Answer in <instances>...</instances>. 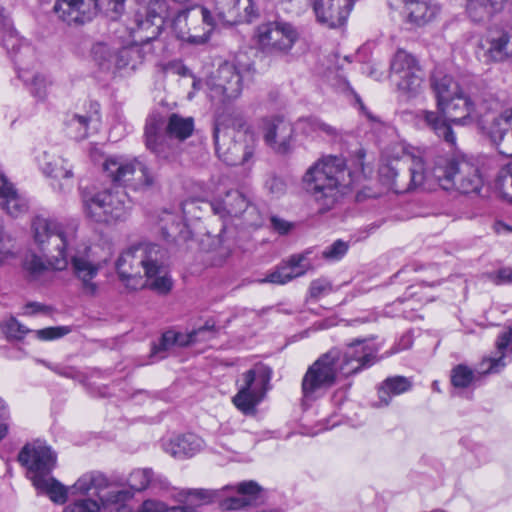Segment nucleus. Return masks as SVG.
<instances>
[{
	"mask_svg": "<svg viewBox=\"0 0 512 512\" xmlns=\"http://www.w3.org/2000/svg\"><path fill=\"white\" fill-rule=\"evenodd\" d=\"M432 88L436 98L437 111L420 110L414 115L415 125L429 128L441 137L451 148L456 145L452 125L467 126L477 124L485 132L490 122L492 110L502 108V102L490 96L480 102L472 100L451 76L435 75Z\"/></svg>",
	"mask_w": 512,
	"mask_h": 512,
	"instance_id": "nucleus-1",
	"label": "nucleus"
},
{
	"mask_svg": "<svg viewBox=\"0 0 512 512\" xmlns=\"http://www.w3.org/2000/svg\"><path fill=\"white\" fill-rule=\"evenodd\" d=\"M409 165V182L401 184L397 180V170L390 165L380 167L381 180L395 193H405L415 189L432 190L440 186L444 190L455 188L461 193H478L483 186V177L473 163L465 158L450 159L437 156L431 167H427L426 157L419 150L406 153L403 157Z\"/></svg>",
	"mask_w": 512,
	"mask_h": 512,
	"instance_id": "nucleus-2",
	"label": "nucleus"
},
{
	"mask_svg": "<svg viewBox=\"0 0 512 512\" xmlns=\"http://www.w3.org/2000/svg\"><path fill=\"white\" fill-rule=\"evenodd\" d=\"M378 351L371 339H357L341 349L334 348L321 355L302 378L303 399H319L343 379L371 367L377 361Z\"/></svg>",
	"mask_w": 512,
	"mask_h": 512,
	"instance_id": "nucleus-3",
	"label": "nucleus"
},
{
	"mask_svg": "<svg viewBox=\"0 0 512 512\" xmlns=\"http://www.w3.org/2000/svg\"><path fill=\"white\" fill-rule=\"evenodd\" d=\"M78 224L75 221L57 222L44 216H36L31 223L34 242L43 250L54 247L57 256L50 262L53 270H64L72 262L75 274L82 281L86 294L94 295L97 285L92 280L100 265L89 258L90 248L78 242Z\"/></svg>",
	"mask_w": 512,
	"mask_h": 512,
	"instance_id": "nucleus-4",
	"label": "nucleus"
},
{
	"mask_svg": "<svg viewBox=\"0 0 512 512\" xmlns=\"http://www.w3.org/2000/svg\"><path fill=\"white\" fill-rule=\"evenodd\" d=\"M163 253L158 245L141 244L123 251L115 267L124 285L136 290L148 286L165 294L172 288V280L163 264Z\"/></svg>",
	"mask_w": 512,
	"mask_h": 512,
	"instance_id": "nucleus-5",
	"label": "nucleus"
},
{
	"mask_svg": "<svg viewBox=\"0 0 512 512\" xmlns=\"http://www.w3.org/2000/svg\"><path fill=\"white\" fill-rule=\"evenodd\" d=\"M354 177L344 158L323 155L314 161L302 176L306 193L321 211L329 210L345 191L354 185Z\"/></svg>",
	"mask_w": 512,
	"mask_h": 512,
	"instance_id": "nucleus-6",
	"label": "nucleus"
},
{
	"mask_svg": "<svg viewBox=\"0 0 512 512\" xmlns=\"http://www.w3.org/2000/svg\"><path fill=\"white\" fill-rule=\"evenodd\" d=\"M193 87L203 88L212 105L224 108L241 96L243 78L234 64L225 62L203 81L195 80Z\"/></svg>",
	"mask_w": 512,
	"mask_h": 512,
	"instance_id": "nucleus-7",
	"label": "nucleus"
},
{
	"mask_svg": "<svg viewBox=\"0 0 512 512\" xmlns=\"http://www.w3.org/2000/svg\"><path fill=\"white\" fill-rule=\"evenodd\" d=\"M84 214L95 222L113 223L125 219L130 210L128 195L119 188L82 194Z\"/></svg>",
	"mask_w": 512,
	"mask_h": 512,
	"instance_id": "nucleus-8",
	"label": "nucleus"
},
{
	"mask_svg": "<svg viewBox=\"0 0 512 512\" xmlns=\"http://www.w3.org/2000/svg\"><path fill=\"white\" fill-rule=\"evenodd\" d=\"M214 139L216 153L227 165L243 164L252 156L251 148L247 144L244 145L242 140L253 145L255 135L245 123H240L237 128H227L217 121Z\"/></svg>",
	"mask_w": 512,
	"mask_h": 512,
	"instance_id": "nucleus-9",
	"label": "nucleus"
},
{
	"mask_svg": "<svg viewBox=\"0 0 512 512\" xmlns=\"http://www.w3.org/2000/svg\"><path fill=\"white\" fill-rule=\"evenodd\" d=\"M216 26L212 11L202 6L179 11L171 23L175 36L191 44L205 43Z\"/></svg>",
	"mask_w": 512,
	"mask_h": 512,
	"instance_id": "nucleus-10",
	"label": "nucleus"
},
{
	"mask_svg": "<svg viewBox=\"0 0 512 512\" xmlns=\"http://www.w3.org/2000/svg\"><path fill=\"white\" fill-rule=\"evenodd\" d=\"M271 376L272 370L262 363L244 372L237 381L238 392L232 399L235 407L246 415L253 414L270 388Z\"/></svg>",
	"mask_w": 512,
	"mask_h": 512,
	"instance_id": "nucleus-11",
	"label": "nucleus"
},
{
	"mask_svg": "<svg viewBox=\"0 0 512 512\" xmlns=\"http://www.w3.org/2000/svg\"><path fill=\"white\" fill-rule=\"evenodd\" d=\"M125 0H56L54 11L68 24H84L91 21L101 10L116 19L124 10Z\"/></svg>",
	"mask_w": 512,
	"mask_h": 512,
	"instance_id": "nucleus-12",
	"label": "nucleus"
},
{
	"mask_svg": "<svg viewBox=\"0 0 512 512\" xmlns=\"http://www.w3.org/2000/svg\"><path fill=\"white\" fill-rule=\"evenodd\" d=\"M163 121L155 115L147 119L145 126V141L147 148L160 157H166L169 146L168 140L172 137L179 140L188 138L194 130V121L191 117H181L172 114L169 118L167 131L163 132Z\"/></svg>",
	"mask_w": 512,
	"mask_h": 512,
	"instance_id": "nucleus-13",
	"label": "nucleus"
},
{
	"mask_svg": "<svg viewBox=\"0 0 512 512\" xmlns=\"http://www.w3.org/2000/svg\"><path fill=\"white\" fill-rule=\"evenodd\" d=\"M103 169L114 182L129 185L136 190L150 187L154 183L153 174L137 158L110 156L103 163Z\"/></svg>",
	"mask_w": 512,
	"mask_h": 512,
	"instance_id": "nucleus-14",
	"label": "nucleus"
},
{
	"mask_svg": "<svg viewBox=\"0 0 512 512\" xmlns=\"http://www.w3.org/2000/svg\"><path fill=\"white\" fill-rule=\"evenodd\" d=\"M254 38L263 52L287 54L297 42L299 33L291 23L276 20L260 24Z\"/></svg>",
	"mask_w": 512,
	"mask_h": 512,
	"instance_id": "nucleus-15",
	"label": "nucleus"
},
{
	"mask_svg": "<svg viewBox=\"0 0 512 512\" xmlns=\"http://www.w3.org/2000/svg\"><path fill=\"white\" fill-rule=\"evenodd\" d=\"M166 14V3L163 0H152L145 9V14L138 13L135 16V25L123 34L149 50L150 42L155 40L161 32Z\"/></svg>",
	"mask_w": 512,
	"mask_h": 512,
	"instance_id": "nucleus-16",
	"label": "nucleus"
},
{
	"mask_svg": "<svg viewBox=\"0 0 512 512\" xmlns=\"http://www.w3.org/2000/svg\"><path fill=\"white\" fill-rule=\"evenodd\" d=\"M475 55L485 64L512 60V25L490 28L478 39Z\"/></svg>",
	"mask_w": 512,
	"mask_h": 512,
	"instance_id": "nucleus-17",
	"label": "nucleus"
},
{
	"mask_svg": "<svg viewBox=\"0 0 512 512\" xmlns=\"http://www.w3.org/2000/svg\"><path fill=\"white\" fill-rule=\"evenodd\" d=\"M391 75L398 89L408 97L418 94L423 87L424 73L418 60L404 49H398L391 59Z\"/></svg>",
	"mask_w": 512,
	"mask_h": 512,
	"instance_id": "nucleus-18",
	"label": "nucleus"
},
{
	"mask_svg": "<svg viewBox=\"0 0 512 512\" xmlns=\"http://www.w3.org/2000/svg\"><path fill=\"white\" fill-rule=\"evenodd\" d=\"M208 192L213 212L222 219L238 217L249 207L247 198L238 190L228 189L225 179L212 180Z\"/></svg>",
	"mask_w": 512,
	"mask_h": 512,
	"instance_id": "nucleus-19",
	"label": "nucleus"
},
{
	"mask_svg": "<svg viewBox=\"0 0 512 512\" xmlns=\"http://www.w3.org/2000/svg\"><path fill=\"white\" fill-rule=\"evenodd\" d=\"M15 70L18 78L36 98L44 99L48 95L51 82L41 70L32 46H25L21 54L17 55Z\"/></svg>",
	"mask_w": 512,
	"mask_h": 512,
	"instance_id": "nucleus-20",
	"label": "nucleus"
},
{
	"mask_svg": "<svg viewBox=\"0 0 512 512\" xmlns=\"http://www.w3.org/2000/svg\"><path fill=\"white\" fill-rule=\"evenodd\" d=\"M219 507L223 511H241L255 505L260 498L261 487L255 481H242L220 489Z\"/></svg>",
	"mask_w": 512,
	"mask_h": 512,
	"instance_id": "nucleus-21",
	"label": "nucleus"
},
{
	"mask_svg": "<svg viewBox=\"0 0 512 512\" xmlns=\"http://www.w3.org/2000/svg\"><path fill=\"white\" fill-rule=\"evenodd\" d=\"M266 145L274 152L287 154L293 148V125L283 116L262 119L260 126Z\"/></svg>",
	"mask_w": 512,
	"mask_h": 512,
	"instance_id": "nucleus-22",
	"label": "nucleus"
},
{
	"mask_svg": "<svg viewBox=\"0 0 512 512\" xmlns=\"http://www.w3.org/2000/svg\"><path fill=\"white\" fill-rule=\"evenodd\" d=\"M35 159L39 168L45 175L57 181L64 180L63 183H59L58 185L53 184L55 189H58V191L62 193H66L72 189V167L55 148L40 151Z\"/></svg>",
	"mask_w": 512,
	"mask_h": 512,
	"instance_id": "nucleus-23",
	"label": "nucleus"
},
{
	"mask_svg": "<svg viewBox=\"0 0 512 512\" xmlns=\"http://www.w3.org/2000/svg\"><path fill=\"white\" fill-rule=\"evenodd\" d=\"M133 498L132 491H110L107 502L115 506V512H195L187 506L169 507L164 501L155 498H147L135 508L129 504Z\"/></svg>",
	"mask_w": 512,
	"mask_h": 512,
	"instance_id": "nucleus-24",
	"label": "nucleus"
},
{
	"mask_svg": "<svg viewBox=\"0 0 512 512\" xmlns=\"http://www.w3.org/2000/svg\"><path fill=\"white\" fill-rule=\"evenodd\" d=\"M354 0H313L312 8L316 20L327 28L343 26L353 8Z\"/></svg>",
	"mask_w": 512,
	"mask_h": 512,
	"instance_id": "nucleus-25",
	"label": "nucleus"
},
{
	"mask_svg": "<svg viewBox=\"0 0 512 512\" xmlns=\"http://www.w3.org/2000/svg\"><path fill=\"white\" fill-rule=\"evenodd\" d=\"M19 461L28 468L29 478L50 475L56 465V455L50 447L34 443L26 445L19 454Z\"/></svg>",
	"mask_w": 512,
	"mask_h": 512,
	"instance_id": "nucleus-26",
	"label": "nucleus"
},
{
	"mask_svg": "<svg viewBox=\"0 0 512 512\" xmlns=\"http://www.w3.org/2000/svg\"><path fill=\"white\" fill-rule=\"evenodd\" d=\"M113 36H107L96 41L90 51L91 59L94 64L103 71L112 72L114 61L118 50L120 49L122 39V28L116 27L113 30Z\"/></svg>",
	"mask_w": 512,
	"mask_h": 512,
	"instance_id": "nucleus-27",
	"label": "nucleus"
},
{
	"mask_svg": "<svg viewBox=\"0 0 512 512\" xmlns=\"http://www.w3.org/2000/svg\"><path fill=\"white\" fill-rule=\"evenodd\" d=\"M310 268L311 264L304 255H293L268 273L265 278L259 280V282L284 285L294 278L304 275Z\"/></svg>",
	"mask_w": 512,
	"mask_h": 512,
	"instance_id": "nucleus-28",
	"label": "nucleus"
},
{
	"mask_svg": "<svg viewBox=\"0 0 512 512\" xmlns=\"http://www.w3.org/2000/svg\"><path fill=\"white\" fill-rule=\"evenodd\" d=\"M121 42L123 44L117 52L112 72L134 71L143 63L146 55L152 53V49L148 50L137 42L131 41L124 34H122Z\"/></svg>",
	"mask_w": 512,
	"mask_h": 512,
	"instance_id": "nucleus-29",
	"label": "nucleus"
},
{
	"mask_svg": "<svg viewBox=\"0 0 512 512\" xmlns=\"http://www.w3.org/2000/svg\"><path fill=\"white\" fill-rule=\"evenodd\" d=\"M440 12L441 7L435 0H404V19L415 27L432 22Z\"/></svg>",
	"mask_w": 512,
	"mask_h": 512,
	"instance_id": "nucleus-30",
	"label": "nucleus"
},
{
	"mask_svg": "<svg viewBox=\"0 0 512 512\" xmlns=\"http://www.w3.org/2000/svg\"><path fill=\"white\" fill-rule=\"evenodd\" d=\"M212 13L217 26L220 24L251 22L258 16V10L253 0H231V7L227 12L216 7Z\"/></svg>",
	"mask_w": 512,
	"mask_h": 512,
	"instance_id": "nucleus-31",
	"label": "nucleus"
},
{
	"mask_svg": "<svg viewBox=\"0 0 512 512\" xmlns=\"http://www.w3.org/2000/svg\"><path fill=\"white\" fill-rule=\"evenodd\" d=\"M203 446V440L192 433L175 436L163 442L164 451L176 459L193 457Z\"/></svg>",
	"mask_w": 512,
	"mask_h": 512,
	"instance_id": "nucleus-32",
	"label": "nucleus"
},
{
	"mask_svg": "<svg viewBox=\"0 0 512 512\" xmlns=\"http://www.w3.org/2000/svg\"><path fill=\"white\" fill-rule=\"evenodd\" d=\"M0 206L12 217H19L27 212L28 202L20 195L14 185L0 173Z\"/></svg>",
	"mask_w": 512,
	"mask_h": 512,
	"instance_id": "nucleus-33",
	"label": "nucleus"
},
{
	"mask_svg": "<svg viewBox=\"0 0 512 512\" xmlns=\"http://www.w3.org/2000/svg\"><path fill=\"white\" fill-rule=\"evenodd\" d=\"M176 501L184 503V506L189 507L190 510L197 512L191 505H205L216 502L219 504L221 496L220 489H173L171 494Z\"/></svg>",
	"mask_w": 512,
	"mask_h": 512,
	"instance_id": "nucleus-34",
	"label": "nucleus"
},
{
	"mask_svg": "<svg viewBox=\"0 0 512 512\" xmlns=\"http://www.w3.org/2000/svg\"><path fill=\"white\" fill-rule=\"evenodd\" d=\"M33 486L41 494H45L55 504H64L67 501L71 489L64 486L54 477L48 475L31 476Z\"/></svg>",
	"mask_w": 512,
	"mask_h": 512,
	"instance_id": "nucleus-35",
	"label": "nucleus"
},
{
	"mask_svg": "<svg viewBox=\"0 0 512 512\" xmlns=\"http://www.w3.org/2000/svg\"><path fill=\"white\" fill-rule=\"evenodd\" d=\"M496 347L501 355L497 358L484 359L479 374L497 373L505 366L503 358L512 353V328H508L498 336Z\"/></svg>",
	"mask_w": 512,
	"mask_h": 512,
	"instance_id": "nucleus-36",
	"label": "nucleus"
},
{
	"mask_svg": "<svg viewBox=\"0 0 512 512\" xmlns=\"http://www.w3.org/2000/svg\"><path fill=\"white\" fill-rule=\"evenodd\" d=\"M108 487L107 478L100 472H88L80 476L70 487L72 495L93 494L99 499L100 492Z\"/></svg>",
	"mask_w": 512,
	"mask_h": 512,
	"instance_id": "nucleus-37",
	"label": "nucleus"
},
{
	"mask_svg": "<svg viewBox=\"0 0 512 512\" xmlns=\"http://www.w3.org/2000/svg\"><path fill=\"white\" fill-rule=\"evenodd\" d=\"M209 330L205 327L199 328L198 330L191 331L189 333L179 332L175 330L166 331L160 340V343L155 347L153 353L158 354L161 351H166L174 346H186L197 341L199 336H203L208 333Z\"/></svg>",
	"mask_w": 512,
	"mask_h": 512,
	"instance_id": "nucleus-38",
	"label": "nucleus"
},
{
	"mask_svg": "<svg viewBox=\"0 0 512 512\" xmlns=\"http://www.w3.org/2000/svg\"><path fill=\"white\" fill-rule=\"evenodd\" d=\"M295 129L307 138H335L338 136V132L335 127L316 117L299 119L296 123Z\"/></svg>",
	"mask_w": 512,
	"mask_h": 512,
	"instance_id": "nucleus-39",
	"label": "nucleus"
},
{
	"mask_svg": "<svg viewBox=\"0 0 512 512\" xmlns=\"http://www.w3.org/2000/svg\"><path fill=\"white\" fill-rule=\"evenodd\" d=\"M99 122L100 116L97 109L89 116L73 114L67 121V131L72 138L82 140L88 137L91 128H97Z\"/></svg>",
	"mask_w": 512,
	"mask_h": 512,
	"instance_id": "nucleus-40",
	"label": "nucleus"
},
{
	"mask_svg": "<svg viewBox=\"0 0 512 512\" xmlns=\"http://www.w3.org/2000/svg\"><path fill=\"white\" fill-rule=\"evenodd\" d=\"M0 24H2L3 29L1 32V39L3 47L7 50V52L11 55L13 62L15 63L17 55H20L25 46H31L30 44L24 42L15 31V29L10 24L9 20L6 19L2 11L0 10Z\"/></svg>",
	"mask_w": 512,
	"mask_h": 512,
	"instance_id": "nucleus-41",
	"label": "nucleus"
},
{
	"mask_svg": "<svg viewBox=\"0 0 512 512\" xmlns=\"http://www.w3.org/2000/svg\"><path fill=\"white\" fill-rule=\"evenodd\" d=\"M469 17L480 22L489 18L494 12L501 9L505 0H464Z\"/></svg>",
	"mask_w": 512,
	"mask_h": 512,
	"instance_id": "nucleus-42",
	"label": "nucleus"
},
{
	"mask_svg": "<svg viewBox=\"0 0 512 512\" xmlns=\"http://www.w3.org/2000/svg\"><path fill=\"white\" fill-rule=\"evenodd\" d=\"M411 387L410 381L402 376L388 378L379 389V398L384 404H388L392 396L400 395Z\"/></svg>",
	"mask_w": 512,
	"mask_h": 512,
	"instance_id": "nucleus-43",
	"label": "nucleus"
},
{
	"mask_svg": "<svg viewBox=\"0 0 512 512\" xmlns=\"http://www.w3.org/2000/svg\"><path fill=\"white\" fill-rule=\"evenodd\" d=\"M153 482V472L148 468H138L132 470L127 476L126 480L122 485H127L129 489L126 491H132L135 495L136 492L145 491L149 485Z\"/></svg>",
	"mask_w": 512,
	"mask_h": 512,
	"instance_id": "nucleus-44",
	"label": "nucleus"
},
{
	"mask_svg": "<svg viewBox=\"0 0 512 512\" xmlns=\"http://www.w3.org/2000/svg\"><path fill=\"white\" fill-rule=\"evenodd\" d=\"M109 493L105 497L94 498H81L72 501L63 509V512H100L101 507L104 505H112L107 502Z\"/></svg>",
	"mask_w": 512,
	"mask_h": 512,
	"instance_id": "nucleus-45",
	"label": "nucleus"
},
{
	"mask_svg": "<svg viewBox=\"0 0 512 512\" xmlns=\"http://www.w3.org/2000/svg\"><path fill=\"white\" fill-rule=\"evenodd\" d=\"M478 375L468 366L459 364L451 371V383L455 388L473 387Z\"/></svg>",
	"mask_w": 512,
	"mask_h": 512,
	"instance_id": "nucleus-46",
	"label": "nucleus"
},
{
	"mask_svg": "<svg viewBox=\"0 0 512 512\" xmlns=\"http://www.w3.org/2000/svg\"><path fill=\"white\" fill-rule=\"evenodd\" d=\"M495 186L502 197L512 202V164L501 169L496 179Z\"/></svg>",
	"mask_w": 512,
	"mask_h": 512,
	"instance_id": "nucleus-47",
	"label": "nucleus"
},
{
	"mask_svg": "<svg viewBox=\"0 0 512 512\" xmlns=\"http://www.w3.org/2000/svg\"><path fill=\"white\" fill-rule=\"evenodd\" d=\"M349 248L348 243L336 240L322 251V258L329 262H335L344 257Z\"/></svg>",
	"mask_w": 512,
	"mask_h": 512,
	"instance_id": "nucleus-48",
	"label": "nucleus"
},
{
	"mask_svg": "<svg viewBox=\"0 0 512 512\" xmlns=\"http://www.w3.org/2000/svg\"><path fill=\"white\" fill-rule=\"evenodd\" d=\"M70 332V329L65 326L58 327H47L39 330H32V333L35 334L36 338L42 341H51L55 339H59Z\"/></svg>",
	"mask_w": 512,
	"mask_h": 512,
	"instance_id": "nucleus-49",
	"label": "nucleus"
},
{
	"mask_svg": "<svg viewBox=\"0 0 512 512\" xmlns=\"http://www.w3.org/2000/svg\"><path fill=\"white\" fill-rule=\"evenodd\" d=\"M56 255H53L50 259L48 264H45L44 261L36 256L32 255L30 258H28L25 262V268L26 270L34 277H37L40 275L43 271L47 270L48 268H51L50 262L54 259Z\"/></svg>",
	"mask_w": 512,
	"mask_h": 512,
	"instance_id": "nucleus-50",
	"label": "nucleus"
},
{
	"mask_svg": "<svg viewBox=\"0 0 512 512\" xmlns=\"http://www.w3.org/2000/svg\"><path fill=\"white\" fill-rule=\"evenodd\" d=\"M4 331L8 337L21 339L26 334L32 333V330H29L16 319L12 318L5 323Z\"/></svg>",
	"mask_w": 512,
	"mask_h": 512,
	"instance_id": "nucleus-51",
	"label": "nucleus"
},
{
	"mask_svg": "<svg viewBox=\"0 0 512 512\" xmlns=\"http://www.w3.org/2000/svg\"><path fill=\"white\" fill-rule=\"evenodd\" d=\"M391 307L396 308V313L394 315L396 316H403L408 319H414V315L412 314V311L416 309L414 305V300L412 299H405V300H397L395 301Z\"/></svg>",
	"mask_w": 512,
	"mask_h": 512,
	"instance_id": "nucleus-52",
	"label": "nucleus"
},
{
	"mask_svg": "<svg viewBox=\"0 0 512 512\" xmlns=\"http://www.w3.org/2000/svg\"><path fill=\"white\" fill-rule=\"evenodd\" d=\"M489 279L496 285L512 284V267H503L489 274Z\"/></svg>",
	"mask_w": 512,
	"mask_h": 512,
	"instance_id": "nucleus-53",
	"label": "nucleus"
},
{
	"mask_svg": "<svg viewBox=\"0 0 512 512\" xmlns=\"http://www.w3.org/2000/svg\"><path fill=\"white\" fill-rule=\"evenodd\" d=\"M331 291V285L327 280L317 279L314 280L309 288L310 296L313 298H319Z\"/></svg>",
	"mask_w": 512,
	"mask_h": 512,
	"instance_id": "nucleus-54",
	"label": "nucleus"
},
{
	"mask_svg": "<svg viewBox=\"0 0 512 512\" xmlns=\"http://www.w3.org/2000/svg\"><path fill=\"white\" fill-rule=\"evenodd\" d=\"M266 189L273 195H280L285 190V183L282 179L271 176L265 182Z\"/></svg>",
	"mask_w": 512,
	"mask_h": 512,
	"instance_id": "nucleus-55",
	"label": "nucleus"
},
{
	"mask_svg": "<svg viewBox=\"0 0 512 512\" xmlns=\"http://www.w3.org/2000/svg\"><path fill=\"white\" fill-rule=\"evenodd\" d=\"M175 216L172 213L165 212L163 217L160 219L162 225L161 229L164 235H170V230L175 231L173 226L175 225Z\"/></svg>",
	"mask_w": 512,
	"mask_h": 512,
	"instance_id": "nucleus-56",
	"label": "nucleus"
},
{
	"mask_svg": "<svg viewBox=\"0 0 512 512\" xmlns=\"http://www.w3.org/2000/svg\"><path fill=\"white\" fill-rule=\"evenodd\" d=\"M271 224L273 228L281 234L287 233L291 228V224L289 222L276 216L271 217Z\"/></svg>",
	"mask_w": 512,
	"mask_h": 512,
	"instance_id": "nucleus-57",
	"label": "nucleus"
},
{
	"mask_svg": "<svg viewBox=\"0 0 512 512\" xmlns=\"http://www.w3.org/2000/svg\"><path fill=\"white\" fill-rule=\"evenodd\" d=\"M275 7H280L287 12H293L298 0H267Z\"/></svg>",
	"mask_w": 512,
	"mask_h": 512,
	"instance_id": "nucleus-58",
	"label": "nucleus"
},
{
	"mask_svg": "<svg viewBox=\"0 0 512 512\" xmlns=\"http://www.w3.org/2000/svg\"><path fill=\"white\" fill-rule=\"evenodd\" d=\"M44 310V307L38 303H29L23 308V315H33L35 313L41 312Z\"/></svg>",
	"mask_w": 512,
	"mask_h": 512,
	"instance_id": "nucleus-59",
	"label": "nucleus"
},
{
	"mask_svg": "<svg viewBox=\"0 0 512 512\" xmlns=\"http://www.w3.org/2000/svg\"><path fill=\"white\" fill-rule=\"evenodd\" d=\"M493 229L497 234H506L512 232V226H509L502 221H496L493 225Z\"/></svg>",
	"mask_w": 512,
	"mask_h": 512,
	"instance_id": "nucleus-60",
	"label": "nucleus"
},
{
	"mask_svg": "<svg viewBox=\"0 0 512 512\" xmlns=\"http://www.w3.org/2000/svg\"><path fill=\"white\" fill-rule=\"evenodd\" d=\"M9 416L8 409L3 400L0 399V419L6 420Z\"/></svg>",
	"mask_w": 512,
	"mask_h": 512,
	"instance_id": "nucleus-61",
	"label": "nucleus"
},
{
	"mask_svg": "<svg viewBox=\"0 0 512 512\" xmlns=\"http://www.w3.org/2000/svg\"><path fill=\"white\" fill-rule=\"evenodd\" d=\"M357 102L359 104V109L367 116V118L371 121H376V118L373 117L369 112L366 111L365 106L363 105V103L361 102V100L359 98H357Z\"/></svg>",
	"mask_w": 512,
	"mask_h": 512,
	"instance_id": "nucleus-62",
	"label": "nucleus"
},
{
	"mask_svg": "<svg viewBox=\"0 0 512 512\" xmlns=\"http://www.w3.org/2000/svg\"><path fill=\"white\" fill-rule=\"evenodd\" d=\"M8 425L4 422L0 423V441L7 435Z\"/></svg>",
	"mask_w": 512,
	"mask_h": 512,
	"instance_id": "nucleus-63",
	"label": "nucleus"
},
{
	"mask_svg": "<svg viewBox=\"0 0 512 512\" xmlns=\"http://www.w3.org/2000/svg\"><path fill=\"white\" fill-rule=\"evenodd\" d=\"M160 483L164 489H168V483L166 481H161Z\"/></svg>",
	"mask_w": 512,
	"mask_h": 512,
	"instance_id": "nucleus-64",
	"label": "nucleus"
}]
</instances>
